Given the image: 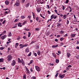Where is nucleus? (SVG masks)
Returning <instances> with one entry per match:
<instances>
[{
  "label": "nucleus",
  "instance_id": "f257e3e1",
  "mask_svg": "<svg viewBox=\"0 0 79 79\" xmlns=\"http://www.w3.org/2000/svg\"><path fill=\"white\" fill-rule=\"evenodd\" d=\"M6 58L7 59V60L8 61H10V60H11V59H12V56L10 55H9L7 56Z\"/></svg>",
  "mask_w": 79,
  "mask_h": 79
},
{
  "label": "nucleus",
  "instance_id": "f03ea898",
  "mask_svg": "<svg viewBox=\"0 0 79 79\" xmlns=\"http://www.w3.org/2000/svg\"><path fill=\"white\" fill-rule=\"evenodd\" d=\"M35 68L36 70H37V71L39 72L40 71V69L39 67V66H35Z\"/></svg>",
  "mask_w": 79,
  "mask_h": 79
},
{
  "label": "nucleus",
  "instance_id": "7ed1b4c3",
  "mask_svg": "<svg viewBox=\"0 0 79 79\" xmlns=\"http://www.w3.org/2000/svg\"><path fill=\"white\" fill-rule=\"evenodd\" d=\"M16 64V62L15 60H13L12 63H11L12 66H15Z\"/></svg>",
  "mask_w": 79,
  "mask_h": 79
},
{
  "label": "nucleus",
  "instance_id": "20e7f679",
  "mask_svg": "<svg viewBox=\"0 0 79 79\" xmlns=\"http://www.w3.org/2000/svg\"><path fill=\"white\" fill-rule=\"evenodd\" d=\"M6 37V35H4V36H2L1 37V39L2 40H4V39Z\"/></svg>",
  "mask_w": 79,
  "mask_h": 79
},
{
  "label": "nucleus",
  "instance_id": "39448f33",
  "mask_svg": "<svg viewBox=\"0 0 79 79\" xmlns=\"http://www.w3.org/2000/svg\"><path fill=\"white\" fill-rule=\"evenodd\" d=\"M36 10L37 12H38V13H40V11L41 10V9H40V8H37L36 9Z\"/></svg>",
  "mask_w": 79,
  "mask_h": 79
},
{
  "label": "nucleus",
  "instance_id": "423d86ee",
  "mask_svg": "<svg viewBox=\"0 0 79 79\" xmlns=\"http://www.w3.org/2000/svg\"><path fill=\"white\" fill-rule=\"evenodd\" d=\"M25 52H27V53H28V52H29V48H27L25 49Z\"/></svg>",
  "mask_w": 79,
  "mask_h": 79
},
{
  "label": "nucleus",
  "instance_id": "0eeeda50",
  "mask_svg": "<svg viewBox=\"0 0 79 79\" xmlns=\"http://www.w3.org/2000/svg\"><path fill=\"white\" fill-rule=\"evenodd\" d=\"M76 34H72L71 35V38H73V37H75V35H76Z\"/></svg>",
  "mask_w": 79,
  "mask_h": 79
},
{
  "label": "nucleus",
  "instance_id": "6e6552de",
  "mask_svg": "<svg viewBox=\"0 0 79 79\" xmlns=\"http://www.w3.org/2000/svg\"><path fill=\"white\" fill-rule=\"evenodd\" d=\"M58 46V45L57 44L56 45H53L52 46V48H56V47H57Z\"/></svg>",
  "mask_w": 79,
  "mask_h": 79
},
{
  "label": "nucleus",
  "instance_id": "1a4fd4ad",
  "mask_svg": "<svg viewBox=\"0 0 79 79\" xmlns=\"http://www.w3.org/2000/svg\"><path fill=\"white\" fill-rule=\"evenodd\" d=\"M3 61H4V59H3V58H2L1 59H0V63L1 62H3Z\"/></svg>",
  "mask_w": 79,
  "mask_h": 79
},
{
  "label": "nucleus",
  "instance_id": "9d476101",
  "mask_svg": "<svg viewBox=\"0 0 79 79\" xmlns=\"http://www.w3.org/2000/svg\"><path fill=\"white\" fill-rule=\"evenodd\" d=\"M16 6H18L19 5V3L18 2V1H17L16 3Z\"/></svg>",
  "mask_w": 79,
  "mask_h": 79
},
{
  "label": "nucleus",
  "instance_id": "9b49d317",
  "mask_svg": "<svg viewBox=\"0 0 79 79\" xmlns=\"http://www.w3.org/2000/svg\"><path fill=\"white\" fill-rule=\"evenodd\" d=\"M5 3L6 5H8L9 4V1H8L7 0L5 2Z\"/></svg>",
  "mask_w": 79,
  "mask_h": 79
},
{
  "label": "nucleus",
  "instance_id": "f8f14e48",
  "mask_svg": "<svg viewBox=\"0 0 79 79\" xmlns=\"http://www.w3.org/2000/svg\"><path fill=\"white\" fill-rule=\"evenodd\" d=\"M37 53L38 55H40V50H38L37 52Z\"/></svg>",
  "mask_w": 79,
  "mask_h": 79
},
{
  "label": "nucleus",
  "instance_id": "ddd939ff",
  "mask_svg": "<svg viewBox=\"0 0 79 79\" xmlns=\"http://www.w3.org/2000/svg\"><path fill=\"white\" fill-rule=\"evenodd\" d=\"M11 32H10L9 33V35H8V37H11Z\"/></svg>",
  "mask_w": 79,
  "mask_h": 79
},
{
  "label": "nucleus",
  "instance_id": "4468645a",
  "mask_svg": "<svg viewBox=\"0 0 79 79\" xmlns=\"http://www.w3.org/2000/svg\"><path fill=\"white\" fill-rule=\"evenodd\" d=\"M60 32L61 34H63L64 33V31H60Z\"/></svg>",
  "mask_w": 79,
  "mask_h": 79
},
{
  "label": "nucleus",
  "instance_id": "2eb2a0df",
  "mask_svg": "<svg viewBox=\"0 0 79 79\" xmlns=\"http://www.w3.org/2000/svg\"><path fill=\"white\" fill-rule=\"evenodd\" d=\"M59 77H60V79H62V78H63V77H64V76L63 75L62 76L60 75Z\"/></svg>",
  "mask_w": 79,
  "mask_h": 79
},
{
  "label": "nucleus",
  "instance_id": "dca6fc26",
  "mask_svg": "<svg viewBox=\"0 0 79 79\" xmlns=\"http://www.w3.org/2000/svg\"><path fill=\"white\" fill-rule=\"evenodd\" d=\"M18 62L20 63H21V61L19 58H18Z\"/></svg>",
  "mask_w": 79,
  "mask_h": 79
},
{
  "label": "nucleus",
  "instance_id": "f3484780",
  "mask_svg": "<svg viewBox=\"0 0 79 79\" xmlns=\"http://www.w3.org/2000/svg\"><path fill=\"white\" fill-rule=\"evenodd\" d=\"M56 63H59V60L58 59H56Z\"/></svg>",
  "mask_w": 79,
  "mask_h": 79
},
{
  "label": "nucleus",
  "instance_id": "a211bd4d",
  "mask_svg": "<svg viewBox=\"0 0 79 79\" xmlns=\"http://www.w3.org/2000/svg\"><path fill=\"white\" fill-rule=\"evenodd\" d=\"M18 43H16L15 44V48H17V47H18Z\"/></svg>",
  "mask_w": 79,
  "mask_h": 79
},
{
  "label": "nucleus",
  "instance_id": "6ab92c4d",
  "mask_svg": "<svg viewBox=\"0 0 79 79\" xmlns=\"http://www.w3.org/2000/svg\"><path fill=\"white\" fill-rule=\"evenodd\" d=\"M61 26V24L60 23H57V27H60V26Z\"/></svg>",
  "mask_w": 79,
  "mask_h": 79
},
{
  "label": "nucleus",
  "instance_id": "aec40b11",
  "mask_svg": "<svg viewBox=\"0 0 79 79\" xmlns=\"http://www.w3.org/2000/svg\"><path fill=\"white\" fill-rule=\"evenodd\" d=\"M52 55L55 58L56 57V55H55V54L54 53H52Z\"/></svg>",
  "mask_w": 79,
  "mask_h": 79
},
{
  "label": "nucleus",
  "instance_id": "412c9836",
  "mask_svg": "<svg viewBox=\"0 0 79 79\" xmlns=\"http://www.w3.org/2000/svg\"><path fill=\"white\" fill-rule=\"evenodd\" d=\"M71 56V54L69 53H67V56L68 57H69Z\"/></svg>",
  "mask_w": 79,
  "mask_h": 79
},
{
  "label": "nucleus",
  "instance_id": "4be33fe9",
  "mask_svg": "<svg viewBox=\"0 0 79 79\" xmlns=\"http://www.w3.org/2000/svg\"><path fill=\"white\" fill-rule=\"evenodd\" d=\"M19 21V19H17L14 21V22H15V23H16V22H17V21Z\"/></svg>",
  "mask_w": 79,
  "mask_h": 79
},
{
  "label": "nucleus",
  "instance_id": "5701e85b",
  "mask_svg": "<svg viewBox=\"0 0 79 79\" xmlns=\"http://www.w3.org/2000/svg\"><path fill=\"white\" fill-rule=\"evenodd\" d=\"M28 37H29L30 36H31V32H28Z\"/></svg>",
  "mask_w": 79,
  "mask_h": 79
},
{
  "label": "nucleus",
  "instance_id": "b1692460",
  "mask_svg": "<svg viewBox=\"0 0 79 79\" xmlns=\"http://www.w3.org/2000/svg\"><path fill=\"white\" fill-rule=\"evenodd\" d=\"M54 16V15H52L51 17V19H53V18Z\"/></svg>",
  "mask_w": 79,
  "mask_h": 79
},
{
  "label": "nucleus",
  "instance_id": "393cba45",
  "mask_svg": "<svg viewBox=\"0 0 79 79\" xmlns=\"http://www.w3.org/2000/svg\"><path fill=\"white\" fill-rule=\"evenodd\" d=\"M31 54H32V52H30L29 54L27 55L28 56H31Z\"/></svg>",
  "mask_w": 79,
  "mask_h": 79
},
{
  "label": "nucleus",
  "instance_id": "a878e982",
  "mask_svg": "<svg viewBox=\"0 0 79 79\" xmlns=\"http://www.w3.org/2000/svg\"><path fill=\"white\" fill-rule=\"evenodd\" d=\"M66 15H63V19H65L66 18Z\"/></svg>",
  "mask_w": 79,
  "mask_h": 79
},
{
  "label": "nucleus",
  "instance_id": "bb28decb",
  "mask_svg": "<svg viewBox=\"0 0 79 79\" xmlns=\"http://www.w3.org/2000/svg\"><path fill=\"white\" fill-rule=\"evenodd\" d=\"M31 79H36V77H31Z\"/></svg>",
  "mask_w": 79,
  "mask_h": 79
},
{
  "label": "nucleus",
  "instance_id": "cd10ccee",
  "mask_svg": "<svg viewBox=\"0 0 79 79\" xmlns=\"http://www.w3.org/2000/svg\"><path fill=\"white\" fill-rule=\"evenodd\" d=\"M21 18L22 19H24V18H25V16H21Z\"/></svg>",
  "mask_w": 79,
  "mask_h": 79
},
{
  "label": "nucleus",
  "instance_id": "c85d7f7f",
  "mask_svg": "<svg viewBox=\"0 0 79 79\" xmlns=\"http://www.w3.org/2000/svg\"><path fill=\"white\" fill-rule=\"evenodd\" d=\"M57 17V16L56 15H54L53 19H56V18Z\"/></svg>",
  "mask_w": 79,
  "mask_h": 79
},
{
  "label": "nucleus",
  "instance_id": "c756f323",
  "mask_svg": "<svg viewBox=\"0 0 79 79\" xmlns=\"http://www.w3.org/2000/svg\"><path fill=\"white\" fill-rule=\"evenodd\" d=\"M76 58H77V59H79V56L77 55L76 56Z\"/></svg>",
  "mask_w": 79,
  "mask_h": 79
},
{
  "label": "nucleus",
  "instance_id": "7c9ffc66",
  "mask_svg": "<svg viewBox=\"0 0 79 79\" xmlns=\"http://www.w3.org/2000/svg\"><path fill=\"white\" fill-rule=\"evenodd\" d=\"M26 23H27V21H25L23 23V25H24V24H26Z\"/></svg>",
  "mask_w": 79,
  "mask_h": 79
},
{
  "label": "nucleus",
  "instance_id": "2f4dec72",
  "mask_svg": "<svg viewBox=\"0 0 79 79\" xmlns=\"http://www.w3.org/2000/svg\"><path fill=\"white\" fill-rule=\"evenodd\" d=\"M28 45V44H25L24 45H23V47H27Z\"/></svg>",
  "mask_w": 79,
  "mask_h": 79
},
{
  "label": "nucleus",
  "instance_id": "473e14b6",
  "mask_svg": "<svg viewBox=\"0 0 79 79\" xmlns=\"http://www.w3.org/2000/svg\"><path fill=\"white\" fill-rule=\"evenodd\" d=\"M29 6V3H28L26 5V7H28Z\"/></svg>",
  "mask_w": 79,
  "mask_h": 79
},
{
  "label": "nucleus",
  "instance_id": "72a5a7b5",
  "mask_svg": "<svg viewBox=\"0 0 79 79\" xmlns=\"http://www.w3.org/2000/svg\"><path fill=\"white\" fill-rule=\"evenodd\" d=\"M60 44V46H62V45H64V44L63 43H61Z\"/></svg>",
  "mask_w": 79,
  "mask_h": 79
},
{
  "label": "nucleus",
  "instance_id": "f704fd0d",
  "mask_svg": "<svg viewBox=\"0 0 79 79\" xmlns=\"http://www.w3.org/2000/svg\"><path fill=\"white\" fill-rule=\"evenodd\" d=\"M26 75H24L23 76V78L24 79H26Z\"/></svg>",
  "mask_w": 79,
  "mask_h": 79
},
{
  "label": "nucleus",
  "instance_id": "c9c22d12",
  "mask_svg": "<svg viewBox=\"0 0 79 79\" xmlns=\"http://www.w3.org/2000/svg\"><path fill=\"white\" fill-rule=\"evenodd\" d=\"M33 60H31L30 61V63L31 64H32V63H33Z\"/></svg>",
  "mask_w": 79,
  "mask_h": 79
},
{
  "label": "nucleus",
  "instance_id": "e433bc0d",
  "mask_svg": "<svg viewBox=\"0 0 79 79\" xmlns=\"http://www.w3.org/2000/svg\"><path fill=\"white\" fill-rule=\"evenodd\" d=\"M27 74H29V70H27Z\"/></svg>",
  "mask_w": 79,
  "mask_h": 79
},
{
  "label": "nucleus",
  "instance_id": "4c0bfd02",
  "mask_svg": "<svg viewBox=\"0 0 79 79\" xmlns=\"http://www.w3.org/2000/svg\"><path fill=\"white\" fill-rule=\"evenodd\" d=\"M48 13L49 14V15H50L51 14V12H50L49 10H48Z\"/></svg>",
  "mask_w": 79,
  "mask_h": 79
},
{
  "label": "nucleus",
  "instance_id": "58836bf2",
  "mask_svg": "<svg viewBox=\"0 0 79 79\" xmlns=\"http://www.w3.org/2000/svg\"><path fill=\"white\" fill-rule=\"evenodd\" d=\"M6 22V20H4V21L2 22V24H5V23Z\"/></svg>",
  "mask_w": 79,
  "mask_h": 79
},
{
  "label": "nucleus",
  "instance_id": "ea45409f",
  "mask_svg": "<svg viewBox=\"0 0 79 79\" xmlns=\"http://www.w3.org/2000/svg\"><path fill=\"white\" fill-rule=\"evenodd\" d=\"M69 2V0H66V1L65 2V3H68Z\"/></svg>",
  "mask_w": 79,
  "mask_h": 79
},
{
  "label": "nucleus",
  "instance_id": "a19ab883",
  "mask_svg": "<svg viewBox=\"0 0 79 79\" xmlns=\"http://www.w3.org/2000/svg\"><path fill=\"white\" fill-rule=\"evenodd\" d=\"M64 40V38H62L60 39V40L61 41H62V40Z\"/></svg>",
  "mask_w": 79,
  "mask_h": 79
},
{
  "label": "nucleus",
  "instance_id": "79ce46f5",
  "mask_svg": "<svg viewBox=\"0 0 79 79\" xmlns=\"http://www.w3.org/2000/svg\"><path fill=\"white\" fill-rule=\"evenodd\" d=\"M58 73H57L56 75L55 76L56 77H57V76H58Z\"/></svg>",
  "mask_w": 79,
  "mask_h": 79
},
{
  "label": "nucleus",
  "instance_id": "37998d69",
  "mask_svg": "<svg viewBox=\"0 0 79 79\" xmlns=\"http://www.w3.org/2000/svg\"><path fill=\"white\" fill-rule=\"evenodd\" d=\"M24 60H23V59H21V63H23V62H24Z\"/></svg>",
  "mask_w": 79,
  "mask_h": 79
},
{
  "label": "nucleus",
  "instance_id": "c03bdc74",
  "mask_svg": "<svg viewBox=\"0 0 79 79\" xmlns=\"http://www.w3.org/2000/svg\"><path fill=\"white\" fill-rule=\"evenodd\" d=\"M33 13V18L34 19H35V17H34L35 16V15H34V14L33 13V12H32Z\"/></svg>",
  "mask_w": 79,
  "mask_h": 79
},
{
  "label": "nucleus",
  "instance_id": "a18cd8bd",
  "mask_svg": "<svg viewBox=\"0 0 79 79\" xmlns=\"http://www.w3.org/2000/svg\"><path fill=\"white\" fill-rule=\"evenodd\" d=\"M34 55H35V56H37V53H34Z\"/></svg>",
  "mask_w": 79,
  "mask_h": 79
},
{
  "label": "nucleus",
  "instance_id": "49530a36",
  "mask_svg": "<svg viewBox=\"0 0 79 79\" xmlns=\"http://www.w3.org/2000/svg\"><path fill=\"white\" fill-rule=\"evenodd\" d=\"M30 70L31 71V72H33V70H32V68H31V69H30Z\"/></svg>",
  "mask_w": 79,
  "mask_h": 79
},
{
  "label": "nucleus",
  "instance_id": "de8ad7c7",
  "mask_svg": "<svg viewBox=\"0 0 79 79\" xmlns=\"http://www.w3.org/2000/svg\"><path fill=\"white\" fill-rule=\"evenodd\" d=\"M36 21H39V18L37 17L36 18Z\"/></svg>",
  "mask_w": 79,
  "mask_h": 79
},
{
  "label": "nucleus",
  "instance_id": "09e8293b",
  "mask_svg": "<svg viewBox=\"0 0 79 79\" xmlns=\"http://www.w3.org/2000/svg\"><path fill=\"white\" fill-rule=\"evenodd\" d=\"M35 30L36 31H39V28H36Z\"/></svg>",
  "mask_w": 79,
  "mask_h": 79
},
{
  "label": "nucleus",
  "instance_id": "8fccbe9b",
  "mask_svg": "<svg viewBox=\"0 0 79 79\" xmlns=\"http://www.w3.org/2000/svg\"><path fill=\"white\" fill-rule=\"evenodd\" d=\"M61 19H59V21H58V23H61Z\"/></svg>",
  "mask_w": 79,
  "mask_h": 79
},
{
  "label": "nucleus",
  "instance_id": "3c124183",
  "mask_svg": "<svg viewBox=\"0 0 79 79\" xmlns=\"http://www.w3.org/2000/svg\"><path fill=\"white\" fill-rule=\"evenodd\" d=\"M30 23H32L33 21H32V20H31L30 19Z\"/></svg>",
  "mask_w": 79,
  "mask_h": 79
},
{
  "label": "nucleus",
  "instance_id": "603ef678",
  "mask_svg": "<svg viewBox=\"0 0 79 79\" xmlns=\"http://www.w3.org/2000/svg\"><path fill=\"white\" fill-rule=\"evenodd\" d=\"M23 47H24V46L23 45L22 46L20 47V48H23Z\"/></svg>",
  "mask_w": 79,
  "mask_h": 79
},
{
  "label": "nucleus",
  "instance_id": "864d4df0",
  "mask_svg": "<svg viewBox=\"0 0 79 79\" xmlns=\"http://www.w3.org/2000/svg\"><path fill=\"white\" fill-rule=\"evenodd\" d=\"M11 41H8L7 42V44H9V43H11Z\"/></svg>",
  "mask_w": 79,
  "mask_h": 79
},
{
  "label": "nucleus",
  "instance_id": "5fc2aeb1",
  "mask_svg": "<svg viewBox=\"0 0 79 79\" xmlns=\"http://www.w3.org/2000/svg\"><path fill=\"white\" fill-rule=\"evenodd\" d=\"M68 67H69V68H71V67H72V66H71V65H69V66H68Z\"/></svg>",
  "mask_w": 79,
  "mask_h": 79
},
{
  "label": "nucleus",
  "instance_id": "6e6d98bb",
  "mask_svg": "<svg viewBox=\"0 0 79 79\" xmlns=\"http://www.w3.org/2000/svg\"><path fill=\"white\" fill-rule=\"evenodd\" d=\"M3 49H4V48L2 47L0 48V50H3Z\"/></svg>",
  "mask_w": 79,
  "mask_h": 79
},
{
  "label": "nucleus",
  "instance_id": "4d7b16f0",
  "mask_svg": "<svg viewBox=\"0 0 79 79\" xmlns=\"http://www.w3.org/2000/svg\"><path fill=\"white\" fill-rule=\"evenodd\" d=\"M18 25L19 27H22V25H19V24H18Z\"/></svg>",
  "mask_w": 79,
  "mask_h": 79
},
{
  "label": "nucleus",
  "instance_id": "13d9d810",
  "mask_svg": "<svg viewBox=\"0 0 79 79\" xmlns=\"http://www.w3.org/2000/svg\"><path fill=\"white\" fill-rule=\"evenodd\" d=\"M47 8H48H48H49V5H47Z\"/></svg>",
  "mask_w": 79,
  "mask_h": 79
},
{
  "label": "nucleus",
  "instance_id": "bf43d9fd",
  "mask_svg": "<svg viewBox=\"0 0 79 79\" xmlns=\"http://www.w3.org/2000/svg\"><path fill=\"white\" fill-rule=\"evenodd\" d=\"M34 41H32L30 43L31 44H34Z\"/></svg>",
  "mask_w": 79,
  "mask_h": 79
},
{
  "label": "nucleus",
  "instance_id": "052dcab7",
  "mask_svg": "<svg viewBox=\"0 0 79 79\" xmlns=\"http://www.w3.org/2000/svg\"><path fill=\"white\" fill-rule=\"evenodd\" d=\"M68 35L67 34H66L64 35V37H66Z\"/></svg>",
  "mask_w": 79,
  "mask_h": 79
},
{
  "label": "nucleus",
  "instance_id": "680f3d73",
  "mask_svg": "<svg viewBox=\"0 0 79 79\" xmlns=\"http://www.w3.org/2000/svg\"><path fill=\"white\" fill-rule=\"evenodd\" d=\"M63 6V8H62V9L63 10H64V6Z\"/></svg>",
  "mask_w": 79,
  "mask_h": 79
},
{
  "label": "nucleus",
  "instance_id": "e2e57ef3",
  "mask_svg": "<svg viewBox=\"0 0 79 79\" xmlns=\"http://www.w3.org/2000/svg\"><path fill=\"white\" fill-rule=\"evenodd\" d=\"M25 1V0H22V3H24V2Z\"/></svg>",
  "mask_w": 79,
  "mask_h": 79
},
{
  "label": "nucleus",
  "instance_id": "0e129e2a",
  "mask_svg": "<svg viewBox=\"0 0 79 79\" xmlns=\"http://www.w3.org/2000/svg\"><path fill=\"white\" fill-rule=\"evenodd\" d=\"M16 69L18 70V69H19V67L18 66H17L16 68Z\"/></svg>",
  "mask_w": 79,
  "mask_h": 79
},
{
  "label": "nucleus",
  "instance_id": "69168bd1",
  "mask_svg": "<svg viewBox=\"0 0 79 79\" xmlns=\"http://www.w3.org/2000/svg\"><path fill=\"white\" fill-rule=\"evenodd\" d=\"M79 44V41H77V44Z\"/></svg>",
  "mask_w": 79,
  "mask_h": 79
},
{
  "label": "nucleus",
  "instance_id": "338daca9",
  "mask_svg": "<svg viewBox=\"0 0 79 79\" xmlns=\"http://www.w3.org/2000/svg\"><path fill=\"white\" fill-rule=\"evenodd\" d=\"M54 11H55V12H56V13H57V10H54Z\"/></svg>",
  "mask_w": 79,
  "mask_h": 79
},
{
  "label": "nucleus",
  "instance_id": "774afa93",
  "mask_svg": "<svg viewBox=\"0 0 79 79\" xmlns=\"http://www.w3.org/2000/svg\"><path fill=\"white\" fill-rule=\"evenodd\" d=\"M22 63L23 65H24V62H22Z\"/></svg>",
  "mask_w": 79,
  "mask_h": 79
}]
</instances>
